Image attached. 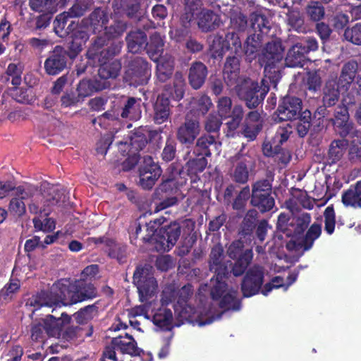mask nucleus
<instances>
[{
  "instance_id": "obj_1",
  "label": "nucleus",
  "mask_w": 361,
  "mask_h": 361,
  "mask_svg": "<svg viewBox=\"0 0 361 361\" xmlns=\"http://www.w3.org/2000/svg\"><path fill=\"white\" fill-rule=\"evenodd\" d=\"M106 45V41L103 36H97L92 38L85 56L87 59L97 61L99 65L98 75L101 78H116L121 69V63L118 59H114L121 51L123 42H112L109 46Z\"/></svg>"
},
{
  "instance_id": "obj_2",
  "label": "nucleus",
  "mask_w": 361,
  "mask_h": 361,
  "mask_svg": "<svg viewBox=\"0 0 361 361\" xmlns=\"http://www.w3.org/2000/svg\"><path fill=\"white\" fill-rule=\"evenodd\" d=\"M185 80L180 71L174 73L173 85H166L153 104L152 120L156 124L166 122L171 114V99L181 100L185 94Z\"/></svg>"
},
{
  "instance_id": "obj_3",
  "label": "nucleus",
  "mask_w": 361,
  "mask_h": 361,
  "mask_svg": "<svg viewBox=\"0 0 361 361\" xmlns=\"http://www.w3.org/2000/svg\"><path fill=\"white\" fill-rule=\"evenodd\" d=\"M59 285L63 290L66 300L65 305H73L84 301L92 300L98 296L95 286L85 279L71 281L70 279H61Z\"/></svg>"
},
{
  "instance_id": "obj_4",
  "label": "nucleus",
  "mask_w": 361,
  "mask_h": 361,
  "mask_svg": "<svg viewBox=\"0 0 361 361\" xmlns=\"http://www.w3.org/2000/svg\"><path fill=\"white\" fill-rule=\"evenodd\" d=\"M251 27L255 33L247 37L244 45L245 54L250 59L257 56L259 49L265 41V37L272 36L270 22L264 14L254 12L250 15Z\"/></svg>"
},
{
  "instance_id": "obj_5",
  "label": "nucleus",
  "mask_w": 361,
  "mask_h": 361,
  "mask_svg": "<svg viewBox=\"0 0 361 361\" xmlns=\"http://www.w3.org/2000/svg\"><path fill=\"white\" fill-rule=\"evenodd\" d=\"M239 99L244 102L250 109H255L262 104L269 91V82L262 79L261 85L250 78L243 80L235 87Z\"/></svg>"
},
{
  "instance_id": "obj_6",
  "label": "nucleus",
  "mask_w": 361,
  "mask_h": 361,
  "mask_svg": "<svg viewBox=\"0 0 361 361\" xmlns=\"http://www.w3.org/2000/svg\"><path fill=\"white\" fill-rule=\"evenodd\" d=\"M269 178L257 180L252 185L250 204L260 213L271 212L275 207V199L272 192L273 176L269 172Z\"/></svg>"
},
{
  "instance_id": "obj_7",
  "label": "nucleus",
  "mask_w": 361,
  "mask_h": 361,
  "mask_svg": "<svg viewBox=\"0 0 361 361\" xmlns=\"http://www.w3.org/2000/svg\"><path fill=\"white\" fill-rule=\"evenodd\" d=\"M283 51L284 49L281 42H267L259 56V61L262 66H264L265 76L274 86L280 79V71L279 68H276V66L281 62L283 58Z\"/></svg>"
},
{
  "instance_id": "obj_8",
  "label": "nucleus",
  "mask_w": 361,
  "mask_h": 361,
  "mask_svg": "<svg viewBox=\"0 0 361 361\" xmlns=\"http://www.w3.org/2000/svg\"><path fill=\"white\" fill-rule=\"evenodd\" d=\"M152 74V65L141 56L130 58L126 66L123 81L130 86L146 85Z\"/></svg>"
},
{
  "instance_id": "obj_9",
  "label": "nucleus",
  "mask_w": 361,
  "mask_h": 361,
  "mask_svg": "<svg viewBox=\"0 0 361 361\" xmlns=\"http://www.w3.org/2000/svg\"><path fill=\"white\" fill-rule=\"evenodd\" d=\"M217 112L221 119L230 118L226 123L228 133L232 135L239 128L244 118V109L242 105L235 104L232 106L231 98L227 96H222L217 101Z\"/></svg>"
},
{
  "instance_id": "obj_10",
  "label": "nucleus",
  "mask_w": 361,
  "mask_h": 361,
  "mask_svg": "<svg viewBox=\"0 0 361 361\" xmlns=\"http://www.w3.org/2000/svg\"><path fill=\"white\" fill-rule=\"evenodd\" d=\"M67 50L69 51V59L74 60L81 53L84 46L90 39L89 30L83 21L71 20L68 25Z\"/></svg>"
},
{
  "instance_id": "obj_11",
  "label": "nucleus",
  "mask_w": 361,
  "mask_h": 361,
  "mask_svg": "<svg viewBox=\"0 0 361 361\" xmlns=\"http://www.w3.org/2000/svg\"><path fill=\"white\" fill-rule=\"evenodd\" d=\"M133 279L142 302H147L154 295L158 284L151 268L137 266L133 273Z\"/></svg>"
},
{
  "instance_id": "obj_12",
  "label": "nucleus",
  "mask_w": 361,
  "mask_h": 361,
  "mask_svg": "<svg viewBox=\"0 0 361 361\" xmlns=\"http://www.w3.org/2000/svg\"><path fill=\"white\" fill-rule=\"evenodd\" d=\"M66 300L63 295V290L59 285V280L54 285L51 290H41L35 295L30 298L26 302V305L35 307V310L42 307H52V312L57 307L67 306L65 305Z\"/></svg>"
},
{
  "instance_id": "obj_13",
  "label": "nucleus",
  "mask_w": 361,
  "mask_h": 361,
  "mask_svg": "<svg viewBox=\"0 0 361 361\" xmlns=\"http://www.w3.org/2000/svg\"><path fill=\"white\" fill-rule=\"evenodd\" d=\"M181 226L177 221L161 226L154 237V248L158 252H169L181 235Z\"/></svg>"
},
{
  "instance_id": "obj_14",
  "label": "nucleus",
  "mask_w": 361,
  "mask_h": 361,
  "mask_svg": "<svg viewBox=\"0 0 361 361\" xmlns=\"http://www.w3.org/2000/svg\"><path fill=\"white\" fill-rule=\"evenodd\" d=\"M264 281V270L259 265L249 268L240 283V290L244 298H250L258 294Z\"/></svg>"
},
{
  "instance_id": "obj_15",
  "label": "nucleus",
  "mask_w": 361,
  "mask_h": 361,
  "mask_svg": "<svg viewBox=\"0 0 361 361\" xmlns=\"http://www.w3.org/2000/svg\"><path fill=\"white\" fill-rule=\"evenodd\" d=\"M333 123L336 132L341 137L353 139L359 137L360 133L356 129L353 122L350 120L348 106L339 105L336 107Z\"/></svg>"
},
{
  "instance_id": "obj_16",
  "label": "nucleus",
  "mask_w": 361,
  "mask_h": 361,
  "mask_svg": "<svg viewBox=\"0 0 361 361\" xmlns=\"http://www.w3.org/2000/svg\"><path fill=\"white\" fill-rule=\"evenodd\" d=\"M161 173L158 162H155L151 156H145L139 168L140 185L145 190L152 189Z\"/></svg>"
},
{
  "instance_id": "obj_17",
  "label": "nucleus",
  "mask_w": 361,
  "mask_h": 361,
  "mask_svg": "<svg viewBox=\"0 0 361 361\" xmlns=\"http://www.w3.org/2000/svg\"><path fill=\"white\" fill-rule=\"evenodd\" d=\"M69 51L61 46H56L44 63L45 73L49 75H56L67 67Z\"/></svg>"
},
{
  "instance_id": "obj_18",
  "label": "nucleus",
  "mask_w": 361,
  "mask_h": 361,
  "mask_svg": "<svg viewBox=\"0 0 361 361\" xmlns=\"http://www.w3.org/2000/svg\"><path fill=\"white\" fill-rule=\"evenodd\" d=\"M200 133V124L197 118L186 115L185 121L178 128L176 137L178 142L187 147L193 145Z\"/></svg>"
},
{
  "instance_id": "obj_19",
  "label": "nucleus",
  "mask_w": 361,
  "mask_h": 361,
  "mask_svg": "<svg viewBox=\"0 0 361 361\" xmlns=\"http://www.w3.org/2000/svg\"><path fill=\"white\" fill-rule=\"evenodd\" d=\"M301 99L295 96L286 95L281 98L277 108L278 116L281 121H293L302 111Z\"/></svg>"
},
{
  "instance_id": "obj_20",
  "label": "nucleus",
  "mask_w": 361,
  "mask_h": 361,
  "mask_svg": "<svg viewBox=\"0 0 361 361\" xmlns=\"http://www.w3.org/2000/svg\"><path fill=\"white\" fill-rule=\"evenodd\" d=\"M82 20L92 34L101 35L109 22V14L107 8L99 6Z\"/></svg>"
},
{
  "instance_id": "obj_21",
  "label": "nucleus",
  "mask_w": 361,
  "mask_h": 361,
  "mask_svg": "<svg viewBox=\"0 0 361 361\" xmlns=\"http://www.w3.org/2000/svg\"><path fill=\"white\" fill-rule=\"evenodd\" d=\"M142 99L133 97H123L116 104L121 118L137 121L141 118Z\"/></svg>"
},
{
  "instance_id": "obj_22",
  "label": "nucleus",
  "mask_w": 361,
  "mask_h": 361,
  "mask_svg": "<svg viewBox=\"0 0 361 361\" xmlns=\"http://www.w3.org/2000/svg\"><path fill=\"white\" fill-rule=\"evenodd\" d=\"M358 63L355 60H350L343 64L340 75L336 80L338 87L341 89L343 92H347L351 85L357 79L358 72Z\"/></svg>"
},
{
  "instance_id": "obj_23",
  "label": "nucleus",
  "mask_w": 361,
  "mask_h": 361,
  "mask_svg": "<svg viewBox=\"0 0 361 361\" xmlns=\"http://www.w3.org/2000/svg\"><path fill=\"white\" fill-rule=\"evenodd\" d=\"M322 234V226L319 224L314 223L307 229L305 235L303 237L301 243H297L295 241L290 240L286 243V249L292 251L297 250L298 247H300L303 249V251H307L310 250L314 241L319 238Z\"/></svg>"
},
{
  "instance_id": "obj_24",
  "label": "nucleus",
  "mask_w": 361,
  "mask_h": 361,
  "mask_svg": "<svg viewBox=\"0 0 361 361\" xmlns=\"http://www.w3.org/2000/svg\"><path fill=\"white\" fill-rule=\"evenodd\" d=\"M199 29L204 33L218 29L222 24L221 16L210 9L204 8L197 18Z\"/></svg>"
},
{
  "instance_id": "obj_25",
  "label": "nucleus",
  "mask_w": 361,
  "mask_h": 361,
  "mask_svg": "<svg viewBox=\"0 0 361 361\" xmlns=\"http://www.w3.org/2000/svg\"><path fill=\"white\" fill-rule=\"evenodd\" d=\"M71 317L66 312H62L60 317L48 314L42 319V322L45 327V332L49 337H55L60 335L63 326L70 324Z\"/></svg>"
},
{
  "instance_id": "obj_26",
  "label": "nucleus",
  "mask_w": 361,
  "mask_h": 361,
  "mask_svg": "<svg viewBox=\"0 0 361 361\" xmlns=\"http://www.w3.org/2000/svg\"><path fill=\"white\" fill-rule=\"evenodd\" d=\"M157 62L156 76L159 82H166L173 75L175 59L170 54H166L160 57Z\"/></svg>"
},
{
  "instance_id": "obj_27",
  "label": "nucleus",
  "mask_w": 361,
  "mask_h": 361,
  "mask_svg": "<svg viewBox=\"0 0 361 361\" xmlns=\"http://www.w3.org/2000/svg\"><path fill=\"white\" fill-rule=\"evenodd\" d=\"M240 54L227 56L223 69V75L225 82L228 86L233 85L238 80L240 75Z\"/></svg>"
},
{
  "instance_id": "obj_28",
  "label": "nucleus",
  "mask_w": 361,
  "mask_h": 361,
  "mask_svg": "<svg viewBox=\"0 0 361 361\" xmlns=\"http://www.w3.org/2000/svg\"><path fill=\"white\" fill-rule=\"evenodd\" d=\"M217 136L212 134H203L197 139L196 143L192 149L195 157H204L205 158L212 156V148H216Z\"/></svg>"
},
{
  "instance_id": "obj_29",
  "label": "nucleus",
  "mask_w": 361,
  "mask_h": 361,
  "mask_svg": "<svg viewBox=\"0 0 361 361\" xmlns=\"http://www.w3.org/2000/svg\"><path fill=\"white\" fill-rule=\"evenodd\" d=\"M203 4L202 0H185V6L180 18V23L185 27H190L191 23L202 12Z\"/></svg>"
},
{
  "instance_id": "obj_30",
  "label": "nucleus",
  "mask_w": 361,
  "mask_h": 361,
  "mask_svg": "<svg viewBox=\"0 0 361 361\" xmlns=\"http://www.w3.org/2000/svg\"><path fill=\"white\" fill-rule=\"evenodd\" d=\"M207 73V68L202 62L195 61L191 64L188 73V81L192 89L199 90L202 87Z\"/></svg>"
},
{
  "instance_id": "obj_31",
  "label": "nucleus",
  "mask_w": 361,
  "mask_h": 361,
  "mask_svg": "<svg viewBox=\"0 0 361 361\" xmlns=\"http://www.w3.org/2000/svg\"><path fill=\"white\" fill-rule=\"evenodd\" d=\"M302 43H297L288 50L285 58L286 66L290 68H302L307 63V58Z\"/></svg>"
},
{
  "instance_id": "obj_32",
  "label": "nucleus",
  "mask_w": 361,
  "mask_h": 361,
  "mask_svg": "<svg viewBox=\"0 0 361 361\" xmlns=\"http://www.w3.org/2000/svg\"><path fill=\"white\" fill-rule=\"evenodd\" d=\"M164 47V38L159 32H154L149 36V40L147 39L144 50L151 60L157 61L163 56Z\"/></svg>"
},
{
  "instance_id": "obj_33",
  "label": "nucleus",
  "mask_w": 361,
  "mask_h": 361,
  "mask_svg": "<svg viewBox=\"0 0 361 361\" xmlns=\"http://www.w3.org/2000/svg\"><path fill=\"white\" fill-rule=\"evenodd\" d=\"M341 200L347 207L361 209V180L343 192Z\"/></svg>"
},
{
  "instance_id": "obj_34",
  "label": "nucleus",
  "mask_w": 361,
  "mask_h": 361,
  "mask_svg": "<svg viewBox=\"0 0 361 361\" xmlns=\"http://www.w3.org/2000/svg\"><path fill=\"white\" fill-rule=\"evenodd\" d=\"M147 34L141 30H131L126 37L128 51L131 53H139L145 49L147 42Z\"/></svg>"
},
{
  "instance_id": "obj_35",
  "label": "nucleus",
  "mask_w": 361,
  "mask_h": 361,
  "mask_svg": "<svg viewBox=\"0 0 361 361\" xmlns=\"http://www.w3.org/2000/svg\"><path fill=\"white\" fill-rule=\"evenodd\" d=\"M341 92L343 91L337 86L335 80H329L323 88L322 102L326 107L335 106L339 99Z\"/></svg>"
},
{
  "instance_id": "obj_36",
  "label": "nucleus",
  "mask_w": 361,
  "mask_h": 361,
  "mask_svg": "<svg viewBox=\"0 0 361 361\" xmlns=\"http://www.w3.org/2000/svg\"><path fill=\"white\" fill-rule=\"evenodd\" d=\"M257 218L258 212L255 209H250L246 212L240 226L239 235L241 237L250 238L257 226Z\"/></svg>"
},
{
  "instance_id": "obj_37",
  "label": "nucleus",
  "mask_w": 361,
  "mask_h": 361,
  "mask_svg": "<svg viewBox=\"0 0 361 361\" xmlns=\"http://www.w3.org/2000/svg\"><path fill=\"white\" fill-rule=\"evenodd\" d=\"M104 85L97 80H82L77 86V92L82 101L91 96L94 92L102 91Z\"/></svg>"
},
{
  "instance_id": "obj_38",
  "label": "nucleus",
  "mask_w": 361,
  "mask_h": 361,
  "mask_svg": "<svg viewBox=\"0 0 361 361\" xmlns=\"http://www.w3.org/2000/svg\"><path fill=\"white\" fill-rule=\"evenodd\" d=\"M173 314L170 309L159 308L152 317L153 324L163 331H171L172 325Z\"/></svg>"
},
{
  "instance_id": "obj_39",
  "label": "nucleus",
  "mask_w": 361,
  "mask_h": 361,
  "mask_svg": "<svg viewBox=\"0 0 361 361\" xmlns=\"http://www.w3.org/2000/svg\"><path fill=\"white\" fill-rule=\"evenodd\" d=\"M253 258V252L251 249H247V252L241 257L233 259L234 262L230 264L231 272L235 276H241L247 269Z\"/></svg>"
},
{
  "instance_id": "obj_40",
  "label": "nucleus",
  "mask_w": 361,
  "mask_h": 361,
  "mask_svg": "<svg viewBox=\"0 0 361 361\" xmlns=\"http://www.w3.org/2000/svg\"><path fill=\"white\" fill-rule=\"evenodd\" d=\"M218 301L219 307L224 312L229 310L238 311L241 307V302L238 298V291L232 288L228 289Z\"/></svg>"
},
{
  "instance_id": "obj_41",
  "label": "nucleus",
  "mask_w": 361,
  "mask_h": 361,
  "mask_svg": "<svg viewBox=\"0 0 361 361\" xmlns=\"http://www.w3.org/2000/svg\"><path fill=\"white\" fill-rule=\"evenodd\" d=\"M311 222V215L309 213H302L300 215L293 216L290 221L289 226L291 227L290 236H299L302 235L308 228Z\"/></svg>"
},
{
  "instance_id": "obj_42",
  "label": "nucleus",
  "mask_w": 361,
  "mask_h": 361,
  "mask_svg": "<svg viewBox=\"0 0 361 361\" xmlns=\"http://www.w3.org/2000/svg\"><path fill=\"white\" fill-rule=\"evenodd\" d=\"M111 344L117 346L118 350L122 354H128L131 356H140L143 350L137 347L136 341H126L123 340L122 336L113 338L111 339Z\"/></svg>"
},
{
  "instance_id": "obj_43",
  "label": "nucleus",
  "mask_w": 361,
  "mask_h": 361,
  "mask_svg": "<svg viewBox=\"0 0 361 361\" xmlns=\"http://www.w3.org/2000/svg\"><path fill=\"white\" fill-rule=\"evenodd\" d=\"M291 195L293 196V199H290L286 202L288 208L292 209L293 207V199H295L303 208L307 209H313L314 202L311 200L310 196L305 190L292 188Z\"/></svg>"
},
{
  "instance_id": "obj_44",
  "label": "nucleus",
  "mask_w": 361,
  "mask_h": 361,
  "mask_svg": "<svg viewBox=\"0 0 361 361\" xmlns=\"http://www.w3.org/2000/svg\"><path fill=\"white\" fill-rule=\"evenodd\" d=\"M207 164L208 161L204 157H195L186 162L184 168L188 176L196 178L198 173L204 171Z\"/></svg>"
},
{
  "instance_id": "obj_45",
  "label": "nucleus",
  "mask_w": 361,
  "mask_h": 361,
  "mask_svg": "<svg viewBox=\"0 0 361 361\" xmlns=\"http://www.w3.org/2000/svg\"><path fill=\"white\" fill-rule=\"evenodd\" d=\"M349 140L346 137L342 140H334L329 149V159L331 164L339 161L348 146Z\"/></svg>"
},
{
  "instance_id": "obj_46",
  "label": "nucleus",
  "mask_w": 361,
  "mask_h": 361,
  "mask_svg": "<svg viewBox=\"0 0 361 361\" xmlns=\"http://www.w3.org/2000/svg\"><path fill=\"white\" fill-rule=\"evenodd\" d=\"M127 29V24L123 20H114V23L108 26L106 25V28L104 31L103 37H105L106 41L116 39L121 36ZM102 36V35H101ZM109 46L106 42V45L104 47Z\"/></svg>"
},
{
  "instance_id": "obj_47",
  "label": "nucleus",
  "mask_w": 361,
  "mask_h": 361,
  "mask_svg": "<svg viewBox=\"0 0 361 361\" xmlns=\"http://www.w3.org/2000/svg\"><path fill=\"white\" fill-rule=\"evenodd\" d=\"M295 126L297 133L300 137H304L308 133L312 126V113L308 109L302 111L298 117Z\"/></svg>"
},
{
  "instance_id": "obj_48",
  "label": "nucleus",
  "mask_w": 361,
  "mask_h": 361,
  "mask_svg": "<svg viewBox=\"0 0 361 361\" xmlns=\"http://www.w3.org/2000/svg\"><path fill=\"white\" fill-rule=\"evenodd\" d=\"M185 288V286L182 288L180 294L178 298L177 303L174 305V311L181 319H188L193 311V308L187 304L188 296H182Z\"/></svg>"
},
{
  "instance_id": "obj_49",
  "label": "nucleus",
  "mask_w": 361,
  "mask_h": 361,
  "mask_svg": "<svg viewBox=\"0 0 361 361\" xmlns=\"http://www.w3.org/2000/svg\"><path fill=\"white\" fill-rule=\"evenodd\" d=\"M91 0H77L68 11H65L70 18H80L91 10Z\"/></svg>"
},
{
  "instance_id": "obj_50",
  "label": "nucleus",
  "mask_w": 361,
  "mask_h": 361,
  "mask_svg": "<svg viewBox=\"0 0 361 361\" xmlns=\"http://www.w3.org/2000/svg\"><path fill=\"white\" fill-rule=\"evenodd\" d=\"M29 6L35 12L54 13L57 11V0H30Z\"/></svg>"
},
{
  "instance_id": "obj_51",
  "label": "nucleus",
  "mask_w": 361,
  "mask_h": 361,
  "mask_svg": "<svg viewBox=\"0 0 361 361\" xmlns=\"http://www.w3.org/2000/svg\"><path fill=\"white\" fill-rule=\"evenodd\" d=\"M98 302L92 305H87L82 308H80L76 312L73 316L76 322L78 324H85L87 321L91 320L94 315L98 312Z\"/></svg>"
},
{
  "instance_id": "obj_52",
  "label": "nucleus",
  "mask_w": 361,
  "mask_h": 361,
  "mask_svg": "<svg viewBox=\"0 0 361 361\" xmlns=\"http://www.w3.org/2000/svg\"><path fill=\"white\" fill-rule=\"evenodd\" d=\"M232 180L238 184H245L249 179V171L245 161H239L230 173Z\"/></svg>"
},
{
  "instance_id": "obj_53",
  "label": "nucleus",
  "mask_w": 361,
  "mask_h": 361,
  "mask_svg": "<svg viewBox=\"0 0 361 361\" xmlns=\"http://www.w3.org/2000/svg\"><path fill=\"white\" fill-rule=\"evenodd\" d=\"M166 218L164 216H161L159 218L154 219V220H150L149 222L146 223V230L147 234L142 238V240L145 243H150L154 245V237L156 233L159 231L160 226L166 221Z\"/></svg>"
},
{
  "instance_id": "obj_54",
  "label": "nucleus",
  "mask_w": 361,
  "mask_h": 361,
  "mask_svg": "<svg viewBox=\"0 0 361 361\" xmlns=\"http://www.w3.org/2000/svg\"><path fill=\"white\" fill-rule=\"evenodd\" d=\"M226 49L231 50V54H240L242 51V43L238 34L234 31H228L224 39Z\"/></svg>"
},
{
  "instance_id": "obj_55",
  "label": "nucleus",
  "mask_w": 361,
  "mask_h": 361,
  "mask_svg": "<svg viewBox=\"0 0 361 361\" xmlns=\"http://www.w3.org/2000/svg\"><path fill=\"white\" fill-rule=\"evenodd\" d=\"M192 111L197 116H204L212 106L209 97L203 94L198 98L194 99Z\"/></svg>"
},
{
  "instance_id": "obj_56",
  "label": "nucleus",
  "mask_w": 361,
  "mask_h": 361,
  "mask_svg": "<svg viewBox=\"0 0 361 361\" xmlns=\"http://www.w3.org/2000/svg\"><path fill=\"white\" fill-rule=\"evenodd\" d=\"M112 244L111 246H109L106 250L108 256L110 258L116 259L120 264L124 263L127 257L126 245L118 244L114 239Z\"/></svg>"
},
{
  "instance_id": "obj_57",
  "label": "nucleus",
  "mask_w": 361,
  "mask_h": 361,
  "mask_svg": "<svg viewBox=\"0 0 361 361\" xmlns=\"http://www.w3.org/2000/svg\"><path fill=\"white\" fill-rule=\"evenodd\" d=\"M228 290L226 281H219L212 277L210 280V296L213 300L218 301Z\"/></svg>"
},
{
  "instance_id": "obj_58",
  "label": "nucleus",
  "mask_w": 361,
  "mask_h": 361,
  "mask_svg": "<svg viewBox=\"0 0 361 361\" xmlns=\"http://www.w3.org/2000/svg\"><path fill=\"white\" fill-rule=\"evenodd\" d=\"M69 16L66 12H63L56 16L54 20V30L55 33L61 38L67 37L68 25L67 23L69 20Z\"/></svg>"
},
{
  "instance_id": "obj_59",
  "label": "nucleus",
  "mask_w": 361,
  "mask_h": 361,
  "mask_svg": "<svg viewBox=\"0 0 361 361\" xmlns=\"http://www.w3.org/2000/svg\"><path fill=\"white\" fill-rule=\"evenodd\" d=\"M58 202L59 200L56 199V197L52 196L47 197L41 207L36 203L29 204V210L32 214H40L44 216H48L51 212L49 207L56 205Z\"/></svg>"
},
{
  "instance_id": "obj_60",
  "label": "nucleus",
  "mask_w": 361,
  "mask_h": 361,
  "mask_svg": "<svg viewBox=\"0 0 361 361\" xmlns=\"http://www.w3.org/2000/svg\"><path fill=\"white\" fill-rule=\"evenodd\" d=\"M20 288V281L17 279H11L0 290V300H11L13 296Z\"/></svg>"
},
{
  "instance_id": "obj_61",
  "label": "nucleus",
  "mask_w": 361,
  "mask_h": 361,
  "mask_svg": "<svg viewBox=\"0 0 361 361\" xmlns=\"http://www.w3.org/2000/svg\"><path fill=\"white\" fill-rule=\"evenodd\" d=\"M226 49V44L221 36L216 35L214 37L209 45L211 57L214 59H222Z\"/></svg>"
},
{
  "instance_id": "obj_62",
  "label": "nucleus",
  "mask_w": 361,
  "mask_h": 361,
  "mask_svg": "<svg viewBox=\"0 0 361 361\" xmlns=\"http://www.w3.org/2000/svg\"><path fill=\"white\" fill-rule=\"evenodd\" d=\"M263 125L243 123L240 133L248 141H254L262 131Z\"/></svg>"
},
{
  "instance_id": "obj_63",
  "label": "nucleus",
  "mask_w": 361,
  "mask_h": 361,
  "mask_svg": "<svg viewBox=\"0 0 361 361\" xmlns=\"http://www.w3.org/2000/svg\"><path fill=\"white\" fill-rule=\"evenodd\" d=\"M148 142V139L141 130H135L130 137V145L135 151L143 149Z\"/></svg>"
},
{
  "instance_id": "obj_64",
  "label": "nucleus",
  "mask_w": 361,
  "mask_h": 361,
  "mask_svg": "<svg viewBox=\"0 0 361 361\" xmlns=\"http://www.w3.org/2000/svg\"><path fill=\"white\" fill-rule=\"evenodd\" d=\"M344 37L354 44L361 45V24L356 23L351 28L345 29Z\"/></svg>"
}]
</instances>
